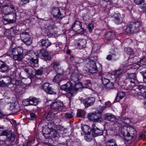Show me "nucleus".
Instances as JSON below:
<instances>
[{
    "label": "nucleus",
    "instance_id": "nucleus-1",
    "mask_svg": "<svg viewBox=\"0 0 146 146\" xmlns=\"http://www.w3.org/2000/svg\"><path fill=\"white\" fill-rule=\"evenodd\" d=\"M66 110L63 102L59 100H55L52 103L50 106H46L44 109L45 113L47 114L46 116L47 119L52 113L55 114L59 111H65Z\"/></svg>",
    "mask_w": 146,
    "mask_h": 146
},
{
    "label": "nucleus",
    "instance_id": "nucleus-2",
    "mask_svg": "<svg viewBox=\"0 0 146 146\" xmlns=\"http://www.w3.org/2000/svg\"><path fill=\"white\" fill-rule=\"evenodd\" d=\"M23 49L22 47L19 46L10 48L7 52L9 56H13L16 60H21L23 58Z\"/></svg>",
    "mask_w": 146,
    "mask_h": 146
},
{
    "label": "nucleus",
    "instance_id": "nucleus-3",
    "mask_svg": "<svg viewBox=\"0 0 146 146\" xmlns=\"http://www.w3.org/2000/svg\"><path fill=\"white\" fill-rule=\"evenodd\" d=\"M121 133L122 135L126 138V139L129 141L134 138L137 135L136 130L131 127L123 128L121 129Z\"/></svg>",
    "mask_w": 146,
    "mask_h": 146
},
{
    "label": "nucleus",
    "instance_id": "nucleus-4",
    "mask_svg": "<svg viewBox=\"0 0 146 146\" xmlns=\"http://www.w3.org/2000/svg\"><path fill=\"white\" fill-rule=\"evenodd\" d=\"M140 23L138 21L132 22L127 25L125 29L127 33H134L138 32L140 28Z\"/></svg>",
    "mask_w": 146,
    "mask_h": 146
},
{
    "label": "nucleus",
    "instance_id": "nucleus-5",
    "mask_svg": "<svg viewBox=\"0 0 146 146\" xmlns=\"http://www.w3.org/2000/svg\"><path fill=\"white\" fill-rule=\"evenodd\" d=\"M61 89L68 92V94H70V97L72 96L74 93L75 90L73 89V84L70 81L62 85L61 87Z\"/></svg>",
    "mask_w": 146,
    "mask_h": 146
},
{
    "label": "nucleus",
    "instance_id": "nucleus-6",
    "mask_svg": "<svg viewBox=\"0 0 146 146\" xmlns=\"http://www.w3.org/2000/svg\"><path fill=\"white\" fill-rule=\"evenodd\" d=\"M82 130L85 133V139L87 141L90 142L92 140L94 136L92 133V130L89 126H86L82 128Z\"/></svg>",
    "mask_w": 146,
    "mask_h": 146
},
{
    "label": "nucleus",
    "instance_id": "nucleus-7",
    "mask_svg": "<svg viewBox=\"0 0 146 146\" xmlns=\"http://www.w3.org/2000/svg\"><path fill=\"white\" fill-rule=\"evenodd\" d=\"M1 135L6 136L7 138L5 141L10 143L13 142L15 138V134L11 131H4L2 132Z\"/></svg>",
    "mask_w": 146,
    "mask_h": 146
},
{
    "label": "nucleus",
    "instance_id": "nucleus-8",
    "mask_svg": "<svg viewBox=\"0 0 146 146\" xmlns=\"http://www.w3.org/2000/svg\"><path fill=\"white\" fill-rule=\"evenodd\" d=\"M51 14L53 17L58 21H61L64 17L63 14L61 13L58 7H55L52 9Z\"/></svg>",
    "mask_w": 146,
    "mask_h": 146
},
{
    "label": "nucleus",
    "instance_id": "nucleus-9",
    "mask_svg": "<svg viewBox=\"0 0 146 146\" xmlns=\"http://www.w3.org/2000/svg\"><path fill=\"white\" fill-rule=\"evenodd\" d=\"M126 77L127 79L130 83L131 84H129V86L131 88H133L135 86V84L137 82L135 73L127 74Z\"/></svg>",
    "mask_w": 146,
    "mask_h": 146
},
{
    "label": "nucleus",
    "instance_id": "nucleus-10",
    "mask_svg": "<svg viewBox=\"0 0 146 146\" xmlns=\"http://www.w3.org/2000/svg\"><path fill=\"white\" fill-rule=\"evenodd\" d=\"M137 94L143 98H146V86L143 85L138 84L136 85Z\"/></svg>",
    "mask_w": 146,
    "mask_h": 146
},
{
    "label": "nucleus",
    "instance_id": "nucleus-11",
    "mask_svg": "<svg viewBox=\"0 0 146 146\" xmlns=\"http://www.w3.org/2000/svg\"><path fill=\"white\" fill-rule=\"evenodd\" d=\"M12 79L9 76H4L0 79V86H8L9 88L11 84Z\"/></svg>",
    "mask_w": 146,
    "mask_h": 146
},
{
    "label": "nucleus",
    "instance_id": "nucleus-12",
    "mask_svg": "<svg viewBox=\"0 0 146 146\" xmlns=\"http://www.w3.org/2000/svg\"><path fill=\"white\" fill-rule=\"evenodd\" d=\"M102 116V114L98 111L89 113L88 115L89 119L92 121L95 122L100 121Z\"/></svg>",
    "mask_w": 146,
    "mask_h": 146
},
{
    "label": "nucleus",
    "instance_id": "nucleus-13",
    "mask_svg": "<svg viewBox=\"0 0 146 146\" xmlns=\"http://www.w3.org/2000/svg\"><path fill=\"white\" fill-rule=\"evenodd\" d=\"M21 37L23 41L27 45H30L32 43V41L29 34L26 32L20 34Z\"/></svg>",
    "mask_w": 146,
    "mask_h": 146
},
{
    "label": "nucleus",
    "instance_id": "nucleus-14",
    "mask_svg": "<svg viewBox=\"0 0 146 146\" xmlns=\"http://www.w3.org/2000/svg\"><path fill=\"white\" fill-rule=\"evenodd\" d=\"M42 89L47 94H56L50 86V84L48 83H44L42 86Z\"/></svg>",
    "mask_w": 146,
    "mask_h": 146
},
{
    "label": "nucleus",
    "instance_id": "nucleus-15",
    "mask_svg": "<svg viewBox=\"0 0 146 146\" xmlns=\"http://www.w3.org/2000/svg\"><path fill=\"white\" fill-rule=\"evenodd\" d=\"M95 101V99L93 97H88L84 99L82 103L86 108L93 105Z\"/></svg>",
    "mask_w": 146,
    "mask_h": 146
},
{
    "label": "nucleus",
    "instance_id": "nucleus-16",
    "mask_svg": "<svg viewBox=\"0 0 146 146\" xmlns=\"http://www.w3.org/2000/svg\"><path fill=\"white\" fill-rule=\"evenodd\" d=\"M38 55L42 59L45 60H50L51 59V57L48 52L43 49L40 50Z\"/></svg>",
    "mask_w": 146,
    "mask_h": 146
},
{
    "label": "nucleus",
    "instance_id": "nucleus-17",
    "mask_svg": "<svg viewBox=\"0 0 146 146\" xmlns=\"http://www.w3.org/2000/svg\"><path fill=\"white\" fill-rule=\"evenodd\" d=\"M16 31L15 27H11L9 29H7L5 33V35L9 39H11L16 34Z\"/></svg>",
    "mask_w": 146,
    "mask_h": 146
},
{
    "label": "nucleus",
    "instance_id": "nucleus-18",
    "mask_svg": "<svg viewBox=\"0 0 146 146\" xmlns=\"http://www.w3.org/2000/svg\"><path fill=\"white\" fill-rule=\"evenodd\" d=\"M82 76L75 72H74L70 76L71 81L75 82L78 81L82 78Z\"/></svg>",
    "mask_w": 146,
    "mask_h": 146
},
{
    "label": "nucleus",
    "instance_id": "nucleus-19",
    "mask_svg": "<svg viewBox=\"0 0 146 146\" xmlns=\"http://www.w3.org/2000/svg\"><path fill=\"white\" fill-rule=\"evenodd\" d=\"M8 12L5 13V15H8L10 23H13L15 22L16 19V14L14 12Z\"/></svg>",
    "mask_w": 146,
    "mask_h": 146
},
{
    "label": "nucleus",
    "instance_id": "nucleus-20",
    "mask_svg": "<svg viewBox=\"0 0 146 146\" xmlns=\"http://www.w3.org/2000/svg\"><path fill=\"white\" fill-rule=\"evenodd\" d=\"M90 72L91 73H95L98 72V68L95 62L94 61H90Z\"/></svg>",
    "mask_w": 146,
    "mask_h": 146
},
{
    "label": "nucleus",
    "instance_id": "nucleus-21",
    "mask_svg": "<svg viewBox=\"0 0 146 146\" xmlns=\"http://www.w3.org/2000/svg\"><path fill=\"white\" fill-rule=\"evenodd\" d=\"M82 24L79 21H76L72 25V30L76 31H79L81 28Z\"/></svg>",
    "mask_w": 146,
    "mask_h": 146
},
{
    "label": "nucleus",
    "instance_id": "nucleus-22",
    "mask_svg": "<svg viewBox=\"0 0 146 146\" xmlns=\"http://www.w3.org/2000/svg\"><path fill=\"white\" fill-rule=\"evenodd\" d=\"M105 119L111 122H114L116 120V117L110 113L106 114L105 116Z\"/></svg>",
    "mask_w": 146,
    "mask_h": 146
},
{
    "label": "nucleus",
    "instance_id": "nucleus-23",
    "mask_svg": "<svg viewBox=\"0 0 146 146\" xmlns=\"http://www.w3.org/2000/svg\"><path fill=\"white\" fill-rule=\"evenodd\" d=\"M91 130L92 133H93L94 134V137L101 135L103 134V132L102 130L96 127L93 128Z\"/></svg>",
    "mask_w": 146,
    "mask_h": 146
},
{
    "label": "nucleus",
    "instance_id": "nucleus-24",
    "mask_svg": "<svg viewBox=\"0 0 146 146\" xmlns=\"http://www.w3.org/2000/svg\"><path fill=\"white\" fill-rule=\"evenodd\" d=\"M104 146H118L116 140L114 139H110L105 142Z\"/></svg>",
    "mask_w": 146,
    "mask_h": 146
},
{
    "label": "nucleus",
    "instance_id": "nucleus-25",
    "mask_svg": "<svg viewBox=\"0 0 146 146\" xmlns=\"http://www.w3.org/2000/svg\"><path fill=\"white\" fill-rule=\"evenodd\" d=\"M134 65V68L138 69L142 65H146V57L142 58L138 64L135 63Z\"/></svg>",
    "mask_w": 146,
    "mask_h": 146
},
{
    "label": "nucleus",
    "instance_id": "nucleus-26",
    "mask_svg": "<svg viewBox=\"0 0 146 146\" xmlns=\"http://www.w3.org/2000/svg\"><path fill=\"white\" fill-rule=\"evenodd\" d=\"M8 66L0 61V71L3 72H7L9 70Z\"/></svg>",
    "mask_w": 146,
    "mask_h": 146
},
{
    "label": "nucleus",
    "instance_id": "nucleus-27",
    "mask_svg": "<svg viewBox=\"0 0 146 146\" xmlns=\"http://www.w3.org/2000/svg\"><path fill=\"white\" fill-rule=\"evenodd\" d=\"M40 42L41 43V46L44 48H47L51 44V42L48 39H42Z\"/></svg>",
    "mask_w": 146,
    "mask_h": 146
},
{
    "label": "nucleus",
    "instance_id": "nucleus-28",
    "mask_svg": "<svg viewBox=\"0 0 146 146\" xmlns=\"http://www.w3.org/2000/svg\"><path fill=\"white\" fill-rule=\"evenodd\" d=\"M38 60L37 58L34 59L33 58L29 61V64L32 67H37L38 66Z\"/></svg>",
    "mask_w": 146,
    "mask_h": 146
},
{
    "label": "nucleus",
    "instance_id": "nucleus-29",
    "mask_svg": "<svg viewBox=\"0 0 146 146\" xmlns=\"http://www.w3.org/2000/svg\"><path fill=\"white\" fill-rule=\"evenodd\" d=\"M73 89L74 90V93L77 91L81 90L83 87V86L82 84L79 82L78 81L74 82V84H73Z\"/></svg>",
    "mask_w": 146,
    "mask_h": 146
},
{
    "label": "nucleus",
    "instance_id": "nucleus-30",
    "mask_svg": "<svg viewBox=\"0 0 146 146\" xmlns=\"http://www.w3.org/2000/svg\"><path fill=\"white\" fill-rule=\"evenodd\" d=\"M42 134L44 137L46 138L48 137L49 136L48 135L50 134L51 135L52 137L54 138L56 137L58 135V133L56 130H53L50 132H48V133L43 132Z\"/></svg>",
    "mask_w": 146,
    "mask_h": 146
},
{
    "label": "nucleus",
    "instance_id": "nucleus-31",
    "mask_svg": "<svg viewBox=\"0 0 146 146\" xmlns=\"http://www.w3.org/2000/svg\"><path fill=\"white\" fill-rule=\"evenodd\" d=\"M134 2L136 4L140 5V7L141 9L145 10L146 9V4L145 3L143 0H134Z\"/></svg>",
    "mask_w": 146,
    "mask_h": 146
},
{
    "label": "nucleus",
    "instance_id": "nucleus-32",
    "mask_svg": "<svg viewBox=\"0 0 146 146\" xmlns=\"http://www.w3.org/2000/svg\"><path fill=\"white\" fill-rule=\"evenodd\" d=\"M125 96L124 92H119L117 94L114 101L115 102H119L120 100L122 99Z\"/></svg>",
    "mask_w": 146,
    "mask_h": 146
},
{
    "label": "nucleus",
    "instance_id": "nucleus-33",
    "mask_svg": "<svg viewBox=\"0 0 146 146\" xmlns=\"http://www.w3.org/2000/svg\"><path fill=\"white\" fill-rule=\"evenodd\" d=\"M114 33L111 32L107 33L105 35L104 38L107 40H110L112 39L114 36Z\"/></svg>",
    "mask_w": 146,
    "mask_h": 146
},
{
    "label": "nucleus",
    "instance_id": "nucleus-34",
    "mask_svg": "<svg viewBox=\"0 0 146 146\" xmlns=\"http://www.w3.org/2000/svg\"><path fill=\"white\" fill-rule=\"evenodd\" d=\"M86 42L85 39L80 40L77 43V45L80 48H85L86 46Z\"/></svg>",
    "mask_w": 146,
    "mask_h": 146
},
{
    "label": "nucleus",
    "instance_id": "nucleus-35",
    "mask_svg": "<svg viewBox=\"0 0 146 146\" xmlns=\"http://www.w3.org/2000/svg\"><path fill=\"white\" fill-rule=\"evenodd\" d=\"M29 100L31 105L36 106L38 105V100L37 98H30Z\"/></svg>",
    "mask_w": 146,
    "mask_h": 146
},
{
    "label": "nucleus",
    "instance_id": "nucleus-36",
    "mask_svg": "<svg viewBox=\"0 0 146 146\" xmlns=\"http://www.w3.org/2000/svg\"><path fill=\"white\" fill-rule=\"evenodd\" d=\"M123 72V69H120L115 70V71H114L113 73L115 77L117 78L119 77L120 75H121Z\"/></svg>",
    "mask_w": 146,
    "mask_h": 146
},
{
    "label": "nucleus",
    "instance_id": "nucleus-37",
    "mask_svg": "<svg viewBox=\"0 0 146 146\" xmlns=\"http://www.w3.org/2000/svg\"><path fill=\"white\" fill-rule=\"evenodd\" d=\"M61 80V76L59 74H57L55 76L53 80L54 82H56L57 83L60 82Z\"/></svg>",
    "mask_w": 146,
    "mask_h": 146
},
{
    "label": "nucleus",
    "instance_id": "nucleus-38",
    "mask_svg": "<svg viewBox=\"0 0 146 146\" xmlns=\"http://www.w3.org/2000/svg\"><path fill=\"white\" fill-rule=\"evenodd\" d=\"M124 50L128 54H132L133 53V49L130 47L126 48Z\"/></svg>",
    "mask_w": 146,
    "mask_h": 146
},
{
    "label": "nucleus",
    "instance_id": "nucleus-39",
    "mask_svg": "<svg viewBox=\"0 0 146 146\" xmlns=\"http://www.w3.org/2000/svg\"><path fill=\"white\" fill-rule=\"evenodd\" d=\"M56 46L57 48L56 50L58 51L62 50L64 48V46L62 43L56 44Z\"/></svg>",
    "mask_w": 146,
    "mask_h": 146
},
{
    "label": "nucleus",
    "instance_id": "nucleus-40",
    "mask_svg": "<svg viewBox=\"0 0 146 146\" xmlns=\"http://www.w3.org/2000/svg\"><path fill=\"white\" fill-rule=\"evenodd\" d=\"M121 120L125 124L128 125L130 122V120L128 118L123 117L122 118Z\"/></svg>",
    "mask_w": 146,
    "mask_h": 146
},
{
    "label": "nucleus",
    "instance_id": "nucleus-41",
    "mask_svg": "<svg viewBox=\"0 0 146 146\" xmlns=\"http://www.w3.org/2000/svg\"><path fill=\"white\" fill-rule=\"evenodd\" d=\"M44 68L42 67L36 70L35 74L36 75H41L42 74Z\"/></svg>",
    "mask_w": 146,
    "mask_h": 146
},
{
    "label": "nucleus",
    "instance_id": "nucleus-42",
    "mask_svg": "<svg viewBox=\"0 0 146 146\" xmlns=\"http://www.w3.org/2000/svg\"><path fill=\"white\" fill-rule=\"evenodd\" d=\"M113 83L110 81L105 86L107 89H110L113 88Z\"/></svg>",
    "mask_w": 146,
    "mask_h": 146
},
{
    "label": "nucleus",
    "instance_id": "nucleus-43",
    "mask_svg": "<svg viewBox=\"0 0 146 146\" xmlns=\"http://www.w3.org/2000/svg\"><path fill=\"white\" fill-rule=\"evenodd\" d=\"M30 0H21V2L19 4L20 6H24L27 3H29Z\"/></svg>",
    "mask_w": 146,
    "mask_h": 146
},
{
    "label": "nucleus",
    "instance_id": "nucleus-44",
    "mask_svg": "<svg viewBox=\"0 0 146 146\" xmlns=\"http://www.w3.org/2000/svg\"><path fill=\"white\" fill-rule=\"evenodd\" d=\"M102 83L104 86L110 81L109 79L105 78H102Z\"/></svg>",
    "mask_w": 146,
    "mask_h": 146
},
{
    "label": "nucleus",
    "instance_id": "nucleus-45",
    "mask_svg": "<svg viewBox=\"0 0 146 146\" xmlns=\"http://www.w3.org/2000/svg\"><path fill=\"white\" fill-rule=\"evenodd\" d=\"M23 105L25 106H31L29 98L25 99L23 101Z\"/></svg>",
    "mask_w": 146,
    "mask_h": 146
},
{
    "label": "nucleus",
    "instance_id": "nucleus-46",
    "mask_svg": "<svg viewBox=\"0 0 146 146\" xmlns=\"http://www.w3.org/2000/svg\"><path fill=\"white\" fill-rule=\"evenodd\" d=\"M72 114L70 112H67L64 114L65 117L68 119L71 118L73 117Z\"/></svg>",
    "mask_w": 146,
    "mask_h": 146
},
{
    "label": "nucleus",
    "instance_id": "nucleus-47",
    "mask_svg": "<svg viewBox=\"0 0 146 146\" xmlns=\"http://www.w3.org/2000/svg\"><path fill=\"white\" fill-rule=\"evenodd\" d=\"M84 85L86 88H90L91 86V84L90 80H88L86 83H85Z\"/></svg>",
    "mask_w": 146,
    "mask_h": 146
},
{
    "label": "nucleus",
    "instance_id": "nucleus-48",
    "mask_svg": "<svg viewBox=\"0 0 146 146\" xmlns=\"http://www.w3.org/2000/svg\"><path fill=\"white\" fill-rule=\"evenodd\" d=\"M84 112L83 110H79L77 113V115L78 117H81L84 115Z\"/></svg>",
    "mask_w": 146,
    "mask_h": 146
},
{
    "label": "nucleus",
    "instance_id": "nucleus-49",
    "mask_svg": "<svg viewBox=\"0 0 146 146\" xmlns=\"http://www.w3.org/2000/svg\"><path fill=\"white\" fill-rule=\"evenodd\" d=\"M94 28V25L93 24H90L88 25V29L90 33H92Z\"/></svg>",
    "mask_w": 146,
    "mask_h": 146
},
{
    "label": "nucleus",
    "instance_id": "nucleus-50",
    "mask_svg": "<svg viewBox=\"0 0 146 146\" xmlns=\"http://www.w3.org/2000/svg\"><path fill=\"white\" fill-rule=\"evenodd\" d=\"M35 54V53L34 52L33 50H31L28 51L27 53V54L29 55L30 56H31V57L33 58V55Z\"/></svg>",
    "mask_w": 146,
    "mask_h": 146
},
{
    "label": "nucleus",
    "instance_id": "nucleus-51",
    "mask_svg": "<svg viewBox=\"0 0 146 146\" xmlns=\"http://www.w3.org/2000/svg\"><path fill=\"white\" fill-rule=\"evenodd\" d=\"M115 23L117 24H119L122 23V21L119 19V17H115Z\"/></svg>",
    "mask_w": 146,
    "mask_h": 146
},
{
    "label": "nucleus",
    "instance_id": "nucleus-52",
    "mask_svg": "<svg viewBox=\"0 0 146 146\" xmlns=\"http://www.w3.org/2000/svg\"><path fill=\"white\" fill-rule=\"evenodd\" d=\"M30 119L32 120H35L36 118V116L35 114L34 113H30Z\"/></svg>",
    "mask_w": 146,
    "mask_h": 146
},
{
    "label": "nucleus",
    "instance_id": "nucleus-53",
    "mask_svg": "<svg viewBox=\"0 0 146 146\" xmlns=\"http://www.w3.org/2000/svg\"><path fill=\"white\" fill-rule=\"evenodd\" d=\"M24 70L29 74H31V70L30 68H25L24 69Z\"/></svg>",
    "mask_w": 146,
    "mask_h": 146
},
{
    "label": "nucleus",
    "instance_id": "nucleus-54",
    "mask_svg": "<svg viewBox=\"0 0 146 146\" xmlns=\"http://www.w3.org/2000/svg\"><path fill=\"white\" fill-rule=\"evenodd\" d=\"M55 26L53 25H50L48 26L47 27V29L49 31H51L54 29Z\"/></svg>",
    "mask_w": 146,
    "mask_h": 146
},
{
    "label": "nucleus",
    "instance_id": "nucleus-55",
    "mask_svg": "<svg viewBox=\"0 0 146 146\" xmlns=\"http://www.w3.org/2000/svg\"><path fill=\"white\" fill-rule=\"evenodd\" d=\"M25 57L28 61H31V60L33 58L31 57V56H30L29 55L27 54L25 55Z\"/></svg>",
    "mask_w": 146,
    "mask_h": 146
},
{
    "label": "nucleus",
    "instance_id": "nucleus-56",
    "mask_svg": "<svg viewBox=\"0 0 146 146\" xmlns=\"http://www.w3.org/2000/svg\"><path fill=\"white\" fill-rule=\"evenodd\" d=\"M83 70L86 73L90 72V68H88L85 66Z\"/></svg>",
    "mask_w": 146,
    "mask_h": 146
},
{
    "label": "nucleus",
    "instance_id": "nucleus-57",
    "mask_svg": "<svg viewBox=\"0 0 146 146\" xmlns=\"http://www.w3.org/2000/svg\"><path fill=\"white\" fill-rule=\"evenodd\" d=\"M142 70H140V72L141 73L144 74V73H146V68L145 67H143L142 68Z\"/></svg>",
    "mask_w": 146,
    "mask_h": 146
},
{
    "label": "nucleus",
    "instance_id": "nucleus-58",
    "mask_svg": "<svg viewBox=\"0 0 146 146\" xmlns=\"http://www.w3.org/2000/svg\"><path fill=\"white\" fill-rule=\"evenodd\" d=\"M79 30L80 31L78 32L79 34H83L85 33V31L84 29L82 28V27H81V28Z\"/></svg>",
    "mask_w": 146,
    "mask_h": 146
},
{
    "label": "nucleus",
    "instance_id": "nucleus-59",
    "mask_svg": "<svg viewBox=\"0 0 146 146\" xmlns=\"http://www.w3.org/2000/svg\"><path fill=\"white\" fill-rule=\"evenodd\" d=\"M69 60L70 62H73L75 60H76V58H74L73 56H71L69 58Z\"/></svg>",
    "mask_w": 146,
    "mask_h": 146
},
{
    "label": "nucleus",
    "instance_id": "nucleus-60",
    "mask_svg": "<svg viewBox=\"0 0 146 146\" xmlns=\"http://www.w3.org/2000/svg\"><path fill=\"white\" fill-rule=\"evenodd\" d=\"M52 65L54 68L55 66H57L59 65V64L58 62H54L52 63Z\"/></svg>",
    "mask_w": 146,
    "mask_h": 146
},
{
    "label": "nucleus",
    "instance_id": "nucleus-61",
    "mask_svg": "<svg viewBox=\"0 0 146 146\" xmlns=\"http://www.w3.org/2000/svg\"><path fill=\"white\" fill-rule=\"evenodd\" d=\"M11 9L13 10H14L15 7L14 6H12L11 7L7 8L6 9L7 10V12H10L9 11Z\"/></svg>",
    "mask_w": 146,
    "mask_h": 146
},
{
    "label": "nucleus",
    "instance_id": "nucleus-62",
    "mask_svg": "<svg viewBox=\"0 0 146 146\" xmlns=\"http://www.w3.org/2000/svg\"><path fill=\"white\" fill-rule=\"evenodd\" d=\"M104 103H105L106 106L107 107H109L111 105L110 102L109 101L107 102H104Z\"/></svg>",
    "mask_w": 146,
    "mask_h": 146
},
{
    "label": "nucleus",
    "instance_id": "nucleus-63",
    "mask_svg": "<svg viewBox=\"0 0 146 146\" xmlns=\"http://www.w3.org/2000/svg\"><path fill=\"white\" fill-rule=\"evenodd\" d=\"M106 59L108 60H111L112 59V56L111 55H108L106 57Z\"/></svg>",
    "mask_w": 146,
    "mask_h": 146
},
{
    "label": "nucleus",
    "instance_id": "nucleus-64",
    "mask_svg": "<svg viewBox=\"0 0 146 146\" xmlns=\"http://www.w3.org/2000/svg\"><path fill=\"white\" fill-rule=\"evenodd\" d=\"M145 136V135L144 134H142L139 137V140L143 138H144Z\"/></svg>",
    "mask_w": 146,
    "mask_h": 146
}]
</instances>
